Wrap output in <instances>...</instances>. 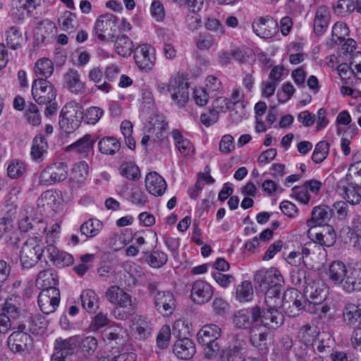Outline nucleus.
Instances as JSON below:
<instances>
[{"instance_id": "nucleus-1", "label": "nucleus", "mask_w": 361, "mask_h": 361, "mask_svg": "<svg viewBox=\"0 0 361 361\" xmlns=\"http://www.w3.org/2000/svg\"><path fill=\"white\" fill-rule=\"evenodd\" d=\"M284 317L276 308L267 307L262 312L255 306L250 310H239L234 317L233 322L239 329L250 327V340L252 345L257 348H263L271 331L279 328L283 323Z\"/></svg>"}, {"instance_id": "nucleus-2", "label": "nucleus", "mask_w": 361, "mask_h": 361, "mask_svg": "<svg viewBox=\"0 0 361 361\" xmlns=\"http://www.w3.org/2000/svg\"><path fill=\"white\" fill-rule=\"evenodd\" d=\"M262 291H265V302L269 309L276 308L281 305L279 296L280 287L283 283V279L280 271L276 268L261 269L254 276Z\"/></svg>"}, {"instance_id": "nucleus-3", "label": "nucleus", "mask_w": 361, "mask_h": 361, "mask_svg": "<svg viewBox=\"0 0 361 361\" xmlns=\"http://www.w3.org/2000/svg\"><path fill=\"white\" fill-rule=\"evenodd\" d=\"M83 119V108L75 101L67 103L60 114L59 125L66 133H71L79 128Z\"/></svg>"}, {"instance_id": "nucleus-4", "label": "nucleus", "mask_w": 361, "mask_h": 361, "mask_svg": "<svg viewBox=\"0 0 361 361\" xmlns=\"http://www.w3.org/2000/svg\"><path fill=\"white\" fill-rule=\"evenodd\" d=\"M44 247L38 237L29 238L23 244L20 250V263L24 269L35 267L41 260Z\"/></svg>"}, {"instance_id": "nucleus-5", "label": "nucleus", "mask_w": 361, "mask_h": 361, "mask_svg": "<svg viewBox=\"0 0 361 361\" xmlns=\"http://www.w3.org/2000/svg\"><path fill=\"white\" fill-rule=\"evenodd\" d=\"M13 329L14 331L9 335L7 340L9 349L13 353L29 350L32 345V338L26 332V325L19 324L16 328L13 327Z\"/></svg>"}, {"instance_id": "nucleus-6", "label": "nucleus", "mask_w": 361, "mask_h": 361, "mask_svg": "<svg viewBox=\"0 0 361 361\" xmlns=\"http://www.w3.org/2000/svg\"><path fill=\"white\" fill-rule=\"evenodd\" d=\"M68 167L63 162H56L48 165L40 173L39 183L49 186L66 180L68 177Z\"/></svg>"}, {"instance_id": "nucleus-7", "label": "nucleus", "mask_w": 361, "mask_h": 361, "mask_svg": "<svg viewBox=\"0 0 361 361\" xmlns=\"http://www.w3.org/2000/svg\"><path fill=\"white\" fill-rule=\"evenodd\" d=\"M32 94L35 101L40 105H47L55 100L56 90L48 80L36 79L32 84Z\"/></svg>"}, {"instance_id": "nucleus-8", "label": "nucleus", "mask_w": 361, "mask_h": 361, "mask_svg": "<svg viewBox=\"0 0 361 361\" xmlns=\"http://www.w3.org/2000/svg\"><path fill=\"white\" fill-rule=\"evenodd\" d=\"M134 59L140 70L148 73L156 63L155 49L148 44L139 45L134 50Z\"/></svg>"}, {"instance_id": "nucleus-9", "label": "nucleus", "mask_w": 361, "mask_h": 361, "mask_svg": "<svg viewBox=\"0 0 361 361\" xmlns=\"http://www.w3.org/2000/svg\"><path fill=\"white\" fill-rule=\"evenodd\" d=\"M245 340L234 336L232 343L221 350V361H245Z\"/></svg>"}, {"instance_id": "nucleus-10", "label": "nucleus", "mask_w": 361, "mask_h": 361, "mask_svg": "<svg viewBox=\"0 0 361 361\" xmlns=\"http://www.w3.org/2000/svg\"><path fill=\"white\" fill-rule=\"evenodd\" d=\"M281 302L284 309H290L288 312L289 316L295 317L302 310L307 311V299H305L302 295H300V293L295 289L285 292L283 300H281Z\"/></svg>"}, {"instance_id": "nucleus-11", "label": "nucleus", "mask_w": 361, "mask_h": 361, "mask_svg": "<svg viewBox=\"0 0 361 361\" xmlns=\"http://www.w3.org/2000/svg\"><path fill=\"white\" fill-rule=\"evenodd\" d=\"M62 83L65 89L75 95H81L86 92V83L81 78V75L75 68L68 69L63 75Z\"/></svg>"}, {"instance_id": "nucleus-12", "label": "nucleus", "mask_w": 361, "mask_h": 361, "mask_svg": "<svg viewBox=\"0 0 361 361\" xmlns=\"http://www.w3.org/2000/svg\"><path fill=\"white\" fill-rule=\"evenodd\" d=\"M254 32L261 38L269 39L279 31L278 23L269 16L259 17L252 23Z\"/></svg>"}, {"instance_id": "nucleus-13", "label": "nucleus", "mask_w": 361, "mask_h": 361, "mask_svg": "<svg viewBox=\"0 0 361 361\" xmlns=\"http://www.w3.org/2000/svg\"><path fill=\"white\" fill-rule=\"evenodd\" d=\"M60 302V291L58 288L42 290L38 295V304L44 314L54 312Z\"/></svg>"}, {"instance_id": "nucleus-14", "label": "nucleus", "mask_w": 361, "mask_h": 361, "mask_svg": "<svg viewBox=\"0 0 361 361\" xmlns=\"http://www.w3.org/2000/svg\"><path fill=\"white\" fill-rule=\"evenodd\" d=\"M214 293L212 286L203 280L195 281L191 287L190 297L196 304H204L212 297Z\"/></svg>"}, {"instance_id": "nucleus-15", "label": "nucleus", "mask_w": 361, "mask_h": 361, "mask_svg": "<svg viewBox=\"0 0 361 361\" xmlns=\"http://www.w3.org/2000/svg\"><path fill=\"white\" fill-rule=\"evenodd\" d=\"M40 4L41 0H13L11 14L17 21H20L32 15Z\"/></svg>"}, {"instance_id": "nucleus-16", "label": "nucleus", "mask_w": 361, "mask_h": 361, "mask_svg": "<svg viewBox=\"0 0 361 361\" xmlns=\"http://www.w3.org/2000/svg\"><path fill=\"white\" fill-rule=\"evenodd\" d=\"M154 302L157 310L164 316L172 314L176 308L174 295L169 291L156 293Z\"/></svg>"}, {"instance_id": "nucleus-17", "label": "nucleus", "mask_w": 361, "mask_h": 361, "mask_svg": "<svg viewBox=\"0 0 361 361\" xmlns=\"http://www.w3.org/2000/svg\"><path fill=\"white\" fill-rule=\"evenodd\" d=\"M341 288L348 294L361 291V267H350Z\"/></svg>"}, {"instance_id": "nucleus-18", "label": "nucleus", "mask_w": 361, "mask_h": 361, "mask_svg": "<svg viewBox=\"0 0 361 361\" xmlns=\"http://www.w3.org/2000/svg\"><path fill=\"white\" fill-rule=\"evenodd\" d=\"M24 306V300L20 296L11 295L4 302L2 306L3 313H5L11 319H16L22 314Z\"/></svg>"}, {"instance_id": "nucleus-19", "label": "nucleus", "mask_w": 361, "mask_h": 361, "mask_svg": "<svg viewBox=\"0 0 361 361\" xmlns=\"http://www.w3.org/2000/svg\"><path fill=\"white\" fill-rule=\"evenodd\" d=\"M145 187L151 195L161 196L166 190L167 184L165 180L157 172H150L146 176Z\"/></svg>"}, {"instance_id": "nucleus-20", "label": "nucleus", "mask_w": 361, "mask_h": 361, "mask_svg": "<svg viewBox=\"0 0 361 361\" xmlns=\"http://www.w3.org/2000/svg\"><path fill=\"white\" fill-rule=\"evenodd\" d=\"M151 324L145 316L135 315L132 319L131 331L137 339L145 340L151 332Z\"/></svg>"}, {"instance_id": "nucleus-21", "label": "nucleus", "mask_w": 361, "mask_h": 361, "mask_svg": "<svg viewBox=\"0 0 361 361\" xmlns=\"http://www.w3.org/2000/svg\"><path fill=\"white\" fill-rule=\"evenodd\" d=\"M176 357L181 360L191 359L196 352L194 342L188 338H183L176 341L173 348Z\"/></svg>"}, {"instance_id": "nucleus-22", "label": "nucleus", "mask_w": 361, "mask_h": 361, "mask_svg": "<svg viewBox=\"0 0 361 361\" xmlns=\"http://www.w3.org/2000/svg\"><path fill=\"white\" fill-rule=\"evenodd\" d=\"M96 140L90 134H86L82 137L67 147L68 151L74 152L81 157H87L92 151Z\"/></svg>"}, {"instance_id": "nucleus-23", "label": "nucleus", "mask_w": 361, "mask_h": 361, "mask_svg": "<svg viewBox=\"0 0 361 361\" xmlns=\"http://www.w3.org/2000/svg\"><path fill=\"white\" fill-rule=\"evenodd\" d=\"M47 257L57 267H66L71 264L73 259L71 255L60 251L53 244H48L46 247Z\"/></svg>"}, {"instance_id": "nucleus-24", "label": "nucleus", "mask_w": 361, "mask_h": 361, "mask_svg": "<svg viewBox=\"0 0 361 361\" xmlns=\"http://www.w3.org/2000/svg\"><path fill=\"white\" fill-rule=\"evenodd\" d=\"M114 25V16L113 15H102L99 16L95 22L94 34L100 41H106L108 38L106 34L109 30H111L112 26Z\"/></svg>"}, {"instance_id": "nucleus-25", "label": "nucleus", "mask_w": 361, "mask_h": 361, "mask_svg": "<svg viewBox=\"0 0 361 361\" xmlns=\"http://www.w3.org/2000/svg\"><path fill=\"white\" fill-rule=\"evenodd\" d=\"M332 217V210L326 205L314 207L312 211V218L307 221L309 227L312 228L328 222Z\"/></svg>"}, {"instance_id": "nucleus-26", "label": "nucleus", "mask_w": 361, "mask_h": 361, "mask_svg": "<svg viewBox=\"0 0 361 361\" xmlns=\"http://www.w3.org/2000/svg\"><path fill=\"white\" fill-rule=\"evenodd\" d=\"M79 343V338L77 336H72L68 338H57L54 341V349L57 353L66 357L72 355Z\"/></svg>"}, {"instance_id": "nucleus-27", "label": "nucleus", "mask_w": 361, "mask_h": 361, "mask_svg": "<svg viewBox=\"0 0 361 361\" xmlns=\"http://www.w3.org/2000/svg\"><path fill=\"white\" fill-rule=\"evenodd\" d=\"M348 271H350V267H347L343 262L334 261L329 267V279L335 285L342 287Z\"/></svg>"}, {"instance_id": "nucleus-28", "label": "nucleus", "mask_w": 361, "mask_h": 361, "mask_svg": "<svg viewBox=\"0 0 361 361\" xmlns=\"http://www.w3.org/2000/svg\"><path fill=\"white\" fill-rule=\"evenodd\" d=\"M305 293L309 303L316 301H324L327 291L323 283L312 281V283H309L306 286Z\"/></svg>"}, {"instance_id": "nucleus-29", "label": "nucleus", "mask_w": 361, "mask_h": 361, "mask_svg": "<svg viewBox=\"0 0 361 361\" xmlns=\"http://www.w3.org/2000/svg\"><path fill=\"white\" fill-rule=\"evenodd\" d=\"M35 283L37 287L42 290L56 288L55 286L58 283L57 275L51 269L42 270L37 274Z\"/></svg>"}, {"instance_id": "nucleus-30", "label": "nucleus", "mask_w": 361, "mask_h": 361, "mask_svg": "<svg viewBox=\"0 0 361 361\" xmlns=\"http://www.w3.org/2000/svg\"><path fill=\"white\" fill-rule=\"evenodd\" d=\"M6 45L13 50L21 48L27 42L20 30L15 26L9 27L5 34Z\"/></svg>"}, {"instance_id": "nucleus-31", "label": "nucleus", "mask_w": 361, "mask_h": 361, "mask_svg": "<svg viewBox=\"0 0 361 361\" xmlns=\"http://www.w3.org/2000/svg\"><path fill=\"white\" fill-rule=\"evenodd\" d=\"M188 87V82L184 81V79L179 75V84L176 90H173L171 94V99L175 104L180 107L186 104L189 99Z\"/></svg>"}, {"instance_id": "nucleus-32", "label": "nucleus", "mask_w": 361, "mask_h": 361, "mask_svg": "<svg viewBox=\"0 0 361 361\" xmlns=\"http://www.w3.org/2000/svg\"><path fill=\"white\" fill-rule=\"evenodd\" d=\"M330 18V13L326 6H321L318 8L314 21V31L317 35H323L328 25Z\"/></svg>"}, {"instance_id": "nucleus-33", "label": "nucleus", "mask_w": 361, "mask_h": 361, "mask_svg": "<svg viewBox=\"0 0 361 361\" xmlns=\"http://www.w3.org/2000/svg\"><path fill=\"white\" fill-rule=\"evenodd\" d=\"M343 316L344 321L348 325H355L357 323L361 325V299L357 305L350 302L345 304Z\"/></svg>"}, {"instance_id": "nucleus-34", "label": "nucleus", "mask_w": 361, "mask_h": 361, "mask_svg": "<svg viewBox=\"0 0 361 361\" xmlns=\"http://www.w3.org/2000/svg\"><path fill=\"white\" fill-rule=\"evenodd\" d=\"M221 334V329L216 324H210L204 326L197 334L199 343L215 342Z\"/></svg>"}, {"instance_id": "nucleus-35", "label": "nucleus", "mask_w": 361, "mask_h": 361, "mask_svg": "<svg viewBox=\"0 0 361 361\" xmlns=\"http://www.w3.org/2000/svg\"><path fill=\"white\" fill-rule=\"evenodd\" d=\"M47 149L48 144L45 137L42 135L35 136L31 149L32 159L37 162L42 161L44 155L47 153Z\"/></svg>"}, {"instance_id": "nucleus-36", "label": "nucleus", "mask_w": 361, "mask_h": 361, "mask_svg": "<svg viewBox=\"0 0 361 361\" xmlns=\"http://www.w3.org/2000/svg\"><path fill=\"white\" fill-rule=\"evenodd\" d=\"M171 136L175 141L176 147L183 156L188 157L193 152L194 148L192 143L189 140L184 137L178 130H173Z\"/></svg>"}, {"instance_id": "nucleus-37", "label": "nucleus", "mask_w": 361, "mask_h": 361, "mask_svg": "<svg viewBox=\"0 0 361 361\" xmlns=\"http://www.w3.org/2000/svg\"><path fill=\"white\" fill-rule=\"evenodd\" d=\"M115 51L123 57H128L135 50L133 41L126 35L116 37L114 43Z\"/></svg>"}, {"instance_id": "nucleus-38", "label": "nucleus", "mask_w": 361, "mask_h": 361, "mask_svg": "<svg viewBox=\"0 0 361 361\" xmlns=\"http://www.w3.org/2000/svg\"><path fill=\"white\" fill-rule=\"evenodd\" d=\"M103 226V223L99 219H90L80 226V231L87 238H92L101 232Z\"/></svg>"}, {"instance_id": "nucleus-39", "label": "nucleus", "mask_w": 361, "mask_h": 361, "mask_svg": "<svg viewBox=\"0 0 361 361\" xmlns=\"http://www.w3.org/2000/svg\"><path fill=\"white\" fill-rule=\"evenodd\" d=\"M54 63L47 59L42 58L37 60L35 64L34 71L37 79H47L49 78L54 72Z\"/></svg>"}, {"instance_id": "nucleus-40", "label": "nucleus", "mask_w": 361, "mask_h": 361, "mask_svg": "<svg viewBox=\"0 0 361 361\" xmlns=\"http://www.w3.org/2000/svg\"><path fill=\"white\" fill-rule=\"evenodd\" d=\"M81 304L90 313L95 312L99 308V299L96 293L90 289L82 291L80 295Z\"/></svg>"}, {"instance_id": "nucleus-41", "label": "nucleus", "mask_w": 361, "mask_h": 361, "mask_svg": "<svg viewBox=\"0 0 361 361\" xmlns=\"http://www.w3.org/2000/svg\"><path fill=\"white\" fill-rule=\"evenodd\" d=\"M98 147L101 153L113 155L118 152L121 144L115 137H106L99 141Z\"/></svg>"}, {"instance_id": "nucleus-42", "label": "nucleus", "mask_w": 361, "mask_h": 361, "mask_svg": "<svg viewBox=\"0 0 361 361\" xmlns=\"http://www.w3.org/2000/svg\"><path fill=\"white\" fill-rule=\"evenodd\" d=\"M336 240V234L331 226H328L322 232L316 233L314 241L323 246L331 247Z\"/></svg>"}, {"instance_id": "nucleus-43", "label": "nucleus", "mask_w": 361, "mask_h": 361, "mask_svg": "<svg viewBox=\"0 0 361 361\" xmlns=\"http://www.w3.org/2000/svg\"><path fill=\"white\" fill-rule=\"evenodd\" d=\"M352 189L348 188L344 184L343 180L338 183V191L349 203L351 204H359L361 201V195L355 190L357 188L352 183Z\"/></svg>"}, {"instance_id": "nucleus-44", "label": "nucleus", "mask_w": 361, "mask_h": 361, "mask_svg": "<svg viewBox=\"0 0 361 361\" xmlns=\"http://www.w3.org/2000/svg\"><path fill=\"white\" fill-rule=\"evenodd\" d=\"M61 28L69 33L73 32L78 27V21L76 16L70 12L66 11L59 19Z\"/></svg>"}, {"instance_id": "nucleus-45", "label": "nucleus", "mask_w": 361, "mask_h": 361, "mask_svg": "<svg viewBox=\"0 0 361 361\" xmlns=\"http://www.w3.org/2000/svg\"><path fill=\"white\" fill-rule=\"evenodd\" d=\"M329 144L326 141L319 142L314 149L312 159L315 164L322 163L328 156Z\"/></svg>"}, {"instance_id": "nucleus-46", "label": "nucleus", "mask_w": 361, "mask_h": 361, "mask_svg": "<svg viewBox=\"0 0 361 361\" xmlns=\"http://www.w3.org/2000/svg\"><path fill=\"white\" fill-rule=\"evenodd\" d=\"M25 164L20 160H12L7 168L8 176L11 178H18L23 176L26 171Z\"/></svg>"}, {"instance_id": "nucleus-47", "label": "nucleus", "mask_w": 361, "mask_h": 361, "mask_svg": "<svg viewBox=\"0 0 361 361\" xmlns=\"http://www.w3.org/2000/svg\"><path fill=\"white\" fill-rule=\"evenodd\" d=\"M348 34L349 29L347 25L343 22H338L333 26L331 40L334 43H342Z\"/></svg>"}, {"instance_id": "nucleus-48", "label": "nucleus", "mask_w": 361, "mask_h": 361, "mask_svg": "<svg viewBox=\"0 0 361 361\" xmlns=\"http://www.w3.org/2000/svg\"><path fill=\"white\" fill-rule=\"evenodd\" d=\"M252 294V286L250 281H243L236 288V298L240 302L249 301L251 300Z\"/></svg>"}, {"instance_id": "nucleus-49", "label": "nucleus", "mask_w": 361, "mask_h": 361, "mask_svg": "<svg viewBox=\"0 0 361 361\" xmlns=\"http://www.w3.org/2000/svg\"><path fill=\"white\" fill-rule=\"evenodd\" d=\"M355 10V4L353 0H338L334 6V11L338 16H345Z\"/></svg>"}, {"instance_id": "nucleus-50", "label": "nucleus", "mask_w": 361, "mask_h": 361, "mask_svg": "<svg viewBox=\"0 0 361 361\" xmlns=\"http://www.w3.org/2000/svg\"><path fill=\"white\" fill-rule=\"evenodd\" d=\"M104 114V111L98 106H91L83 111V119L87 124H96Z\"/></svg>"}, {"instance_id": "nucleus-51", "label": "nucleus", "mask_w": 361, "mask_h": 361, "mask_svg": "<svg viewBox=\"0 0 361 361\" xmlns=\"http://www.w3.org/2000/svg\"><path fill=\"white\" fill-rule=\"evenodd\" d=\"M149 265L152 268H159L168 261L167 255L159 250L153 251L147 258Z\"/></svg>"}, {"instance_id": "nucleus-52", "label": "nucleus", "mask_w": 361, "mask_h": 361, "mask_svg": "<svg viewBox=\"0 0 361 361\" xmlns=\"http://www.w3.org/2000/svg\"><path fill=\"white\" fill-rule=\"evenodd\" d=\"M347 181H352L355 186L361 188V161L351 164L346 175Z\"/></svg>"}, {"instance_id": "nucleus-53", "label": "nucleus", "mask_w": 361, "mask_h": 361, "mask_svg": "<svg viewBox=\"0 0 361 361\" xmlns=\"http://www.w3.org/2000/svg\"><path fill=\"white\" fill-rule=\"evenodd\" d=\"M25 118L32 126H39L41 123V116L37 106L33 103H29L26 106Z\"/></svg>"}, {"instance_id": "nucleus-54", "label": "nucleus", "mask_w": 361, "mask_h": 361, "mask_svg": "<svg viewBox=\"0 0 361 361\" xmlns=\"http://www.w3.org/2000/svg\"><path fill=\"white\" fill-rule=\"evenodd\" d=\"M121 173L129 180H137L140 177L139 168L133 163H123L120 168Z\"/></svg>"}, {"instance_id": "nucleus-55", "label": "nucleus", "mask_w": 361, "mask_h": 361, "mask_svg": "<svg viewBox=\"0 0 361 361\" xmlns=\"http://www.w3.org/2000/svg\"><path fill=\"white\" fill-rule=\"evenodd\" d=\"M179 84V75L171 78L168 82H158L156 84L157 92L162 94L167 93L171 94L173 90H176V87Z\"/></svg>"}, {"instance_id": "nucleus-56", "label": "nucleus", "mask_w": 361, "mask_h": 361, "mask_svg": "<svg viewBox=\"0 0 361 361\" xmlns=\"http://www.w3.org/2000/svg\"><path fill=\"white\" fill-rule=\"evenodd\" d=\"M205 28L207 30L213 32L217 37H221L226 33V30L223 24L218 19L214 18H209L207 19Z\"/></svg>"}, {"instance_id": "nucleus-57", "label": "nucleus", "mask_w": 361, "mask_h": 361, "mask_svg": "<svg viewBox=\"0 0 361 361\" xmlns=\"http://www.w3.org/2000/svg\"><path fill=\"white\" fill-rule=\"evenodd\" d=\"M79 343L80 350L85 355L93 354L97 348V341L94 336H87Z\"/></svg>"}, {"instance_id": "nucleus-58", "label": "nucleus", "mask_w": 361, "mask_h": 361, "mask_svg": "<svg viewBox=\"0 0 361 361\" xmlns=\"http://www.w3.org/2000/svg\"><path fill=\"white\" fill-rule=\"evenodd\" d=\"M171 334L169 326L164 325L161 327L157 336V345L160 349H165L169 346Z\"/></svg>"}, {"instance_id": "nucleus-59", "label": "nucleus", "mask_w": 361, "mask_h": 361, "mask_svg": "<svg viewBox=\"0 0 361 361\" xmlns=\"http://www.w3.org/2000/svg\"><path fill=\"white\" fill-rule=\"evenodd\" d=\"M221 81L215 76L209 75L206 79V90L211 97H216L222 91Z\"/></svg>"}, {"instance_id": "nucleus-60", "label": "nucleus", "mask_w": 361, "mask_h": 361, "mask_svg": "<svg viewBox=\"0 0 361 361\" xmlns=\"http://www.w3.org/2000/svg\"><path fill=\"white\" fill-rule=\"evenodd\" d=\"M185 22L188 28L191 31L197 30L202 25L201 16L198 12L194 11H188Z\"/></svg>"}, {"instance_id": "nucleus-61", "label": "nucleus", "mask_w": 361, "mask_h": 361, "mask_svg": "<svg viewBox=\"0 0 361 361\" xmlns=\"http://www.w3.org/2000/svg\"><path fill=\"white\" fill-rule=\"evenodd\" d=\"M329 305L323 302H309L307 305V311L312 314H316L319 317H325L326 314L329 311Z\"/></svg>"}, {"instance_id": "nucleus-62", "label": "nucleus", "mask_w": 361, "mask_h": 361, "mask_svg": "<svg viewBox=\"0 0 361 361\" xmlns=\"http://www.w3.org/2000/svg\"><path fill=\"white\" fill-rule=\"evenodd\" d=\"M47 322L41 317H35L30 321L29 331L36 335L42 334L47 329Z\"/></svg>"}, {"instance_id": "nucleus-63", "label": "nucleus", "mask_w": 361, "mask_h": 361, "mask_svg": "<svg viewBox=\"0 0 361 361\" xmlns=\"http://www.w3.org/2000/svg\"><path fill=\"white\" fill-rule=\"evenodd\" d=\"M291 196L305 204H308L310 200V195L304 185L295 186L292 189Z\"/></svg>"}, {"instance_id": "nucleus-64", "label": "nucleus", "mask_w": 361, "mask_h": 361, "mask_svg": "<svg viewBox=\"0 0 361 361\" xmlns=\"http://www.w3.org/2000/svg\"><path fill=\"white\" fill-rule=\"evenodd\" d=\"M195 42L198 49L205 50L211 48L214 45L215 40L214 37L209 35L200 33L197 37Z\"/></svg>"}]
</instances>
